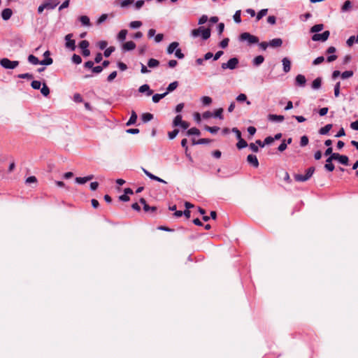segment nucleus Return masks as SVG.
I'll use <instances>...</instances> for the list:
<instances>
[{"label":"nucleus","mask_w":358,"mask_h":358,"mask_svg":"<svg viewBox=\"0 0 358 358\" xmlns=\"http://www.w3.org/2000/svg\"><path fill=\"white\" fill-rule=\"evenodd\" d=\"M314 172H315V168L313 166H311V167L308 168L306 171V174L305 175L295 174L294 176V178L296 181H298V182H305V181L308 180L312 177V176L313 175Z\"/></svg>","instance_id":"nucleus-1"},{"label":"nucleus","mask_w":358,"mask_h":358,"mask_svg":"<svg viewBox=\"0 0 358 358\" xmlns=\"http://www.w3.org/2000/svg\"><path fill=\"white\" fill-rule=\"evenodd\" d=\"M28 61L29 63H31L34 65H37V64L50 65L53 62V60L51 57H48L47 59L40 61L36 57H35L33 55H29Z\"/></svg>","instance_id":"nucleus-2"},{"label":"nucleus","mask_w":358,"mask_h":358,"mask_svg":"<svg viewBox=\"0 0 358 358\" xmlns=\"http://www.w3.org/2000/svg\"><path fill=\"white\" fill-rule=\"evenodd\" d=\"M0 64L6 69H14L19 65L18 61H10L8 58H3L0 60Z\"/></svg>","instance_id":"nucleus-3"},{"label":"nucleus","mask_w":358,"mask_h":358,"mask_svg":"<svg viewBox=\"0 0 358 358\" xmlns=\"http://www.w3.org/2000/svg\"><path fill=\"white\" fill-rule=\"evenodd\" d=\"M240 40L242 41H247L249 44H254L259 42V38L250 33L245 32L240 35Z\"/></svg>","instance_id":"nucleus-4"},{"label":"nucleus","mask_w":358,"mask_h":358,"mask_svg":"<svg viewBox=\"0 0 358 358\" xmlns=\"http://www.w3.org/2000/svg\"><path fill=\"white\" fill-rule=\"evenodd\" d=\"M238 64V59L236 57H233L230 59L227 62L222 64V69H235Z\"/></svg>","instance_id":"nucleus-5"},{"label":"nucleus","mask_w":358,"mask_h":358,"mask_svg":"<svg viewBox=\"0 0 358 358\" xmlns=\"http://www.w3.org/2000/svg\"><path fill=\"white\" fill-rule=\"evenodd\" d=\"M330 32L329 31H325L322 34H315L312 36V40L313 41H326L329 37Z\"/></svg>","instance_id":"nucleus-6"},{"label":"nucleus","mask_w":358,"mask_h":358,"mask_svg":"<svg viewBox=\"0 0 358 358\" xmlns=\"http://www.w3.org/2000/svg\"><path fill=\"white\" fill-rule=\"evenodd\" d=\"M72 34H69L65 36L66 40V47L71 49V50H74L76 48L75 41L71 39Z\"/></svg>","instance_id":"nucleus-7"},{"label":"nucleus","mask_w":358,"mask_h":358,"mask_svg":"<svg viewBox=\"0 0 358 358\" xmlns=\"http://www.w3.org/2000/svg\"><path fill=\"white\" fill-rule=\"evenodd\" d=\"M43 3L46 6V9L52 10L59 3V0H45L43 1Z\"/></svg>","instance_id":"nucleus-8"},{"label":"nucleus","mask_w":358,"mask_h":358,"mask_svg":"<svg viewBox=\"0 0 358 358\" xmlns=\"http://www.w3.org/2000/svg\"><path fill=\"white\" fill-rule=\"evenodd\" d=\"M122 48L124 51H130L136 48V44L134 42L129 41L124 43Z\"/></svg>","instance_id":"nucleus-9"},{"label":"nucleus","mask_w":358,"mask_h":358,"mask_svg":"<svg viewBox=\"0 0 358 358\" xmlns=\"http://www.w3.org/2000/svg\"><path fill=\"white\" fill-rule=\"evenodd\" d=\"M248 162L255 168L259 166L257 157L254 155H249L247 157Z\"/></svg>","instance_id":"nucleus-10"},{"label":"nucleus","mask_w":358,"mask_h":358,"mask_svg":"<svg viewBox=\"0 0 358 358\" xmlns=\"http://www.w3.org/2000/svg\"><path fill=\"white\" fill-rule=\"evenodd\" d=\"M282 63L283 66V71L285 73H288L291 69V62L289 58L284 57L282 59Z\"/></svg>","instance_id":"nucleus-11"},{"label":"nucleus","mask_w":358,"mask_h":358,"mask_svg":"<svg viewBox=\"0 0 358 358\" xmlns=\"http://www.w3.org/2000/svg\"><path fill=\"white\" fill-rule=\"evenodd\" d=\"M296 85L303 87L306 85V79L303 75L299 74L295 78Z\"/></svg>","instance_id":"nucleus-12"},{"label":"nucleus","mask_w":358,"mask_h":358,"mask_svg":"<svg viewBox=\"0 0 358 358\" xmlns=\"http://www.w3.org/2000/svg\"><path fill=\"white\" fill-rule=\"evenodd\" d=\"M143 171L144 172V173L148 176L149 177L150 179L152 180H156L157 182H162V183H166V182L165 180H164L163 179L152 174L151 173H150L148 171H147L146 169H143Z\"/></svg>","instance_id":"nucleus-13"},{"label":"nucleus","mask_w":358,"mask_h":358,"mask_svg":"<svg viewBox=\"0 0 358 358\" xmlns=\"http://www.w3.org/2000/svg\"><path fill=\"white\" fill-rule=\"evenodd\" d=\"M143 171L144 172V173L148 176L149 177L150 179L152 180H156L157 182H162V183H166V182L165 180H164L163 179L152 174L151 173H150L148 171H147L146 169H143Z\"/></svg>","instance_id":"nucleus-14"},{"label":"nucleus","mask_w":358,"mask_h":358,"mask_svg":"<svg viewBox=\"0 0 358 358\" xmlns=\"http://www.w3.org/2000/svg\"><path fill=\"white\" fill-rule=\"evenodd\" d=\"M138 92L141 93L146 92L147 96H150L153 94V91L152 90H150V86L147 84H144V85H141L138 88Z\"/></svg>","instance_id":"nucleus-15"},{"label":"nucleus","mask_w":358,"mask_h":358,"mask_svg":"<svg viewBox=\"0 0 358 358\" xmlns=\"http://www.w3.org/2000/svg\"><path fill=\"white\" fill-rule=\"evenodd\" d=\"M94 178L93 175H89L85 177H77L76 178V182L78 184H85L87 182L92 180Z\"/></svg>","instance_id":"nucleus-16"},{"label":"nucleus","mask_w":358,"mask_h":358,"mask_svg":"<svg viewBox=\"0 0 358 358\" xmlns=\"http://www.w3.org/2000/svg\"><path fill=\"white\" fill-rule=\"evenodd\" d=\"M285 117L283 115L270 114L268 116V120L271 122H282Z\"/></svg>","instance_id":"nucleus-17"},{"label":"nucleus","mask_w":358,"mask_h":358,"mask_svg":"<svg viewBox=\"0 0 358 358\" xmlns=\"http://www.w3.org/2000/svg\"><path fill=\"white\" fill-rule=\"evenodd\" d=\"M269 46L272 48L280 47L282 44V41L280 38H273L269 41Z\"/></svg>","instance_id":"nucleus-18"},{"label":"nucleus","mask_w":358,"mask_h":358,"mask_svg":"<svg viewBox=\"0 0 358 358\" xmlns=\"http://www.w3.org/2000/svg\"><path fill=\"white\" fill-rule=\"evenodd\" d=\"M137 118H138L137 114L136 113V112L134 110H132L131 113V117H130L129 120H128V122L126 123V125L131 126V125L134 124L136 122Z\"/></svg>","instance_id":"nucleus-19"},{"label":"nucleus","mask_w":358,"mask_h":358,"mask_svg":"<svg viewBox=\"0 0 358 358\" xmlns=\"http://www.w3.org/2000/svg\"><path fill=\"white\" fill-rule=\"evenodd\" d=\"M13 12L10 8H5L1 12V17L4 20H8L12 16Z\"/></svg>","instance_id":"nucleus-20"},{"label":"nucleus","mask_w":358,"mask_h":358,"mask_svg":"<svg viewBox=\"0 0 358 358\" xmlns=\"http://www.w3.org/2000/svg\"><path fill=\"white\" fill-rule=\"evenodd\" d=\"M178 46H179V43L178 42L171 43L167 48L168 54L173 53L178 49Z\"/></svg>","instance_id":"nucleus-21"},{"label":"nucleus","mask_w":358,"mask_h":358,"mask_svg":"<svg viewBox=\"0 0 358 358\" xmlns=\"http://www.w3.org/2000/svg\"><path fill=\"white\" fill-rule=\"evenodd\" d=\"M332 128V124H328L324 127H322L319 130V134L321 135L327 134Z\"/></svg>","instance_id":"nucleus-22"},{"label":"nucleus","mask_w":358,"mask_h":358,"mask_svg":"<svg viewBox=\"0 0 358 358\" xmlns=\"http://www.w3.org/2000/svg\"><path fill=\"white\" fill-rule=\"evenodd\" d=\"M167 95V92L163 94H155L152 96V101L154 103H158L162 99L164 98Z\"/></svg>","instance_id":"nucleus-23"},{"label":"nucleus","mask_w":358,"mask_h":358,"mask_svg":"<svg viewBox=\"0 0 358 358\" xmlns=\"http://www.w3.org/2000/svg\"><path fill=\"white\" fill-rule=\"evenodd\" d=\"M264 61V57L262 55L257 56L252 61L253 65L258 66Z\"/></svg>","instance_id":"nucleus-24"},{"label":"nucleus","mask_w":358,"mask_h":358,"mask_svg":"<svg viewBox=\"0 0 358 358\" xmlns=\"http://www.w3.org/2000/svg\"><path fill=\"white\" fill-rule=\"evenodd\" d=\"M323 29H324V25L322 24H317L313 26L310 28V32L317 34V32L322 31Z\"/></svg>","instance_id":"nucleus-25"},{"label":"nucleus","mask_w":358,"mask_h":358,"mask_svg":"<svg viewBox=\"0 0 358 358\" xmlns=\"http://www.w3.org/2000/svg\"><path fill=\"white\" fill-rule=\"evenodd\" d=\"M79 20L84 26H90V18L87 15H82L79 17Z\"/></svg>","instance_id":"nucleus-26"},{"label":"nucleus","mask_w":358,"mask_h":358,"mask_svg":"<svg viewBox=\"0 0 358 358\" xmlns=\"http://www.w3.org/2000/svg\"><path fill=\"white\" fill-rule=\"evenodd\" d=\"M210 29H206L204 27H203V30L201 31V38L203 39V40H207L210 38Z\"/></svg>","instance_id":"nucleus-27"},{"label":"nucleus","mask_w":358,"mask_h":358,"mask_svg":"<svg viewBox=\"0 0 358 358\" xmlns=\"http://www.w3.org/2000/svg\"><path fill=\"white\" fill-rule=\"evenodd\" d=\"M321 85H322V80H321V78H317L316 79H315L313 81L312 88L314 89V90H318L319 88H320Z\"/></svg>","instance_id":"nucleus-28"},{"label":"nucleus","mask_w":358,"mask_h":358,"mask_svg":"<svg viewBox=\"0 0 358 358\" xmlns=\"http://www.w3.org/2000/svg\"><path fill=\"white\" fill-rule=\"evenodd\" d=\"M203 27H200L197 29H192L191 31V36L194 38H196L199 36H201V31L203 30Z\"/></svg>","instance_id":"nucleus-29"},{"label":"nucleus","mask_w":358,"mask_h":358,"mask_svg":"<svg viewBox=\"0 0 358 358\" xmlns=\"http://www.w3.org/2000/svg\"><path fill=\"white\" fill-rule=\"evenodd\" d=\"M127 34V30L122 29L117 34V40L120 41H124Z\"/></svg>","instance_id":"nucleus-30"},{"label":"nucleus","mask_w":358,"mask_h":358,"mask_svg":"<svg viewBox=\"0 0 358 358\" xmlns=\"http://www.w3.org/2000/svg\"><path fill=\"white\" fill-rule=\"evenodd\" d=\"M178 86V83L177 81H174L171 83H170L166 89V92H167V94L169 93V92H171L173 91H174Z\"/></svg>","instance_id":"nucleus-31"},{"label":"nucleus","mask_w":358,"mask_h":358,"mask_svg":"<svg viewBox=\"0 0 358 358\" xmlns=\"http://www.w3.org/2000/svg\"><path fill=\"white\" fill-rule=\"evenodd\" d=\"M236 101L238 102L246 101L248 105H250L251 104L250 101H247V96L245 94H240L239 95H238L236 96Z\"/></svg>","instance_id":"nucleus-32"},{"label":"nucleus","mask_w":358,"mask_h":358,"mask_svg":"<svg viewBox=\"0 0 358 358\" xmlns=\"http://www.w3.org/2000/svg\"><path fill=\"white\" fill-rule=\"evenodd\" d=\"M159 65V62L155 59H150L148 62V66L150 68H156Z\"/></svg>","instance_id":"nucleus-33"},{"label":"nucleus","mask_w":358,"mask_h":358,"mask_svg":"<svg viewBox=\"0 0 358 358\" xmlns=\"http://www.w3.org/2000/svg\"><path fill=\"white\" fill-rule=\"evenodd\" d=\"M152 118H153V115L150 113H143L141 116V119H142L143 122H149L151 120H152Z\"/></svg>","instance_id":"nucleus-34"},{"label":"nucleus","mask_w":358,"mask_h":358,"mask_svg":"<svg viewBox=\"0 0 358 358\" xmlns=\"http://www.w3.org/2000/svg\"><path fill=\"white\" fill-rule=\"evenodd\" d=\"M183 120H182V115H178L176 116V117L173 119V127H178L179 126Z\"/></svg>","instance_id":"nucleus-35"},{"label":"nucleus","mask_w":358,"mask_h":358,"mask_svg":"<svg viewBox=\"0 0 358 358\" xmlns=\"http://www.w3.org/2000/svg\"><path fill=\"white\" fill-rule=\"evenodd\" d=\"M134 3V0H122L120 3V6L121 8H127Z\"/></svg>","instance_id":"nucleus-36"},{"label":"nucleus","mask_w":358,"mask_h":358,"mask_svg":"<svg viewBox=\"0 0 358 358\" xmlns=\"http://www.w3.org/2000/svg\"><path fill=\"white\" fill-rule=\"evenodd\" d=\"M351 7H352L351 1L349 0L345 1V3H343V5L342 6L341 10L343 12L348 11L351 8Z\"/></svg>","instance_id":"nucleus-37"},{"label":"nucleus","mask_w":358,"mask_h":358,"mask_svg":"<svg viewBox=\"0 0 358 358\" xmlns=\"http://www.w3.org/2000/svg\"><path fill=\"white\" fill-rule=\"evenodd\" d=\"M187 134L188 136H191V135L199 136L200 135V131L197 128H196V127H192V128L189 129L187 131Z\"/></svg>","instance_id":"nucleus-38"},{"label":"nucleus","mask_w":358,"mask_h":358,"mask_svg":"<svg viewBox=\"0 0 358 358\" xmlns=\"http://www.w3.org/2000/svg\"><path fill=\"white\" fill-rule=\"evenodd\" d=\"M41 92L45 96H48L49 95L50 90H49V87L46 85L45 83H43V87L41 89Z\"/></svg>","instance_id":"nucleus-39"},{"label":"nucleus","mask_w":358,"mask_h":358,"mask_svg":"<svg viewBox=\"0 0 358 358\" xmlns=\"http://www.w3.org/2000/svg\"><path fill=\"white\" fill-rule=\"evenodd\" d=\"M238 142L236 144V146L238 149H242L243 148H245L247 145H248V143L247 142L243 140V138H238Z\"/></svg>","instance_id":"nucleus-40"},{"label":"nucleus","mask_w":358,"mask_h":358,"mask_svg":"<svg viewBox=\"0 0 358 358\" xmlns=\"http://www.w3.org/2000/svg\"><path fill=\"white\" fill-rule=\"evenodd\" d=\"M338 161L343 164V165H348V162H349V159L348 157L346 156V155H341L339 157Z\"/></svg>","instance_id":"nucleus-41"},{"label":"nucleus","mask_w":358,"mask_h":358,"mask_svg":"<svg viewBox=\"0 0 358 358\" xmlns=\"http://www.w3.org/2000/svg\"><path fill=\"white\" fill-rule=\"evenodd\" d=\"M222 113H223V109L222 108H220L215 110V111L214 112L213 115L215 117H218L220 120H222L223 119Z\"/></svg>","instance_id":"nucleus-42"},{"label":"nucleus","mask_w":358,"mask_h":358,"mask_svg":"<svg viewBox=\"0 0 358 358\" xmlns=\"http://www.w3.org/2000/svg\"><path fill=\"white\" fill-rule=\"evenodd\" d=\"M268 13V9H262L259 12H258L257 15V20H261L264 16H265Z\"/></svg>","instance_id":"nucleus-43"},{"label":"nucleus","mask_w":358,"mask_h":358,"mask_svg":"<svg viewBox=\"0 0 358 358\" xmlns=\"http://www.w3.org/2000/svg\"><path fill=\"white\" fill-rule=\"evenodd\" d=\"M205 129L211 134H215L220 130V127L206 126Z\"/></svg>","instance_id":"nucleus-44"},{"label":"nucleus","mask_w":358,"mask_h":358,"mask_svg":"<svg viewBox=\"0 0 358 358\" xmlns=\"http://www.w3.org/2000/svg\"><path fill=\"white\" fill-rule=\"evenodd\" d=\"M142 22L141 21H132L129 23V27L132 29H137L141 27Z\"/></svg>","instance_id":"nucleus-45"},{"label":"nucleus","mask_w":358,"mask_h":358,"mask_svg":"<svg viewBox=\"0 0 358 358\" xmlns=\"http://www.w3.org/2000/svg\"><path fill=\"white\" fill-rule=\"evenodd\" d=\"M241 11L240 10H236L234 15V20L236 23H240L241 22Z\"/></svg>","instance_id":"nucleus-46"},{"label":"nucleus","mask_w":358,"mask_h":358,"mask_svg":"<svg viewBox=\"0 0 358 358\" xmlns=\"http://www.w3.org/2000/svg\"><path fill=\"white\" fill-rule=\"evenodd\" d=\"M341 156L338 153H332L326 160L327 162H329L333 160H338L339 157Z\"/></svg>","instance_id":"nucleus-47"},{"label":"nucleus","mask_w":358,"mask_h":358,"mask_svg":"<svg viewBox=\"0 0 358 358\" xmlns=\"http://www.w3.org/2000/svg\"><path fill=\"white\" fill-rule=\"evenodd\" d=\"M341 78L343 79H347L348 78H350L353 76V71H345L341 73Z\"/></svg>","instance_id":"nucleus-48"},{"label":"nucleus","mask_w":358,"mask_h":358,"mask_svg":"<svg viewBox=\"0 0 358 358\" xmlns=\"http://www.w3.org/2000/svg\"><path fill=\"white\" fill-rule=\"evenodd\" d=\"M309 140L306 136H303L300 140V145L304 147L308 144Z\"/></svg>","instance_id":"nucleus-49"},{"label":"nucleus","mask_w":358,"mask_h":358,"mask_svg":"<svg viewBox=\"0 0 358 358\" xmlns=\"http://www.w3.org/2000/svg\"><path fill=\"white\" fill-rule=\"evenodd\" d=\"M334 165L332 164V161L327 162L324 165V169L328 171H333L334 170Z\"/></svg>","instance_id":"nucleus-50"},{"label":"nucleus","mask_w":358,"mask_h":358,"mask_svg":"<svg viewBox=\"0 0 358 358\" xmlns=\"http://www.w3.org/2000/svg\"><path fill=\"white\" fill-rule=\"evenodd\" d=\"M201 102L203 105H209L212 103V99L209 96H205L201 98Z\"/></svg>","instance_id":"nucleus-51"},{"label":"nucleus","mask_w":358,"mask_h":358,"mask_svg":"<svg viewBox=\"0 0 358 358\" xmlns=\"http://www.w3.org/2000/svg\"><path fill=\"white\" fill-rule=\"evenodd\" d=\"M72 61L73 63H75L76 64H79L82 62V59H81L80 56L74 54L72 57Z\"/></svg>","instance_id":"nucleus-52"},{"label":"nucleus","mask_w":358,"mask_h":358,"mask_svg":"<svg viewBox=\"0 0 358 358\" xmlns=\"http://www.w3.org/2000/svg\"><path fill=\"white\" fill-rule=\"evenodd\" d=\"M89 45V42L87 41L84 40L79 43V47L83 50L88 48Z\"/></svg>","instance_id":"nucleus-53"},{"label":"nucleus","mask_w":358,"mask_h":358,"mask_svg":"<svg viewBox=\"0 0 358 358\" xmlns=\"http://www.w3.org/2000/svg\"><path fill=\"white\" fill-rule=\"evenodd\" d=\"M114 50V47H109L105 50L103 55L106 57H108Z\"/></svg>","instance_id":"nucleus-54"},{"label":"nucleus","mask_w":358,"mask_h":358,"mask_svg":"<svg viewBox=\"0 0 358 358\" xmlns=\"http://www.w3.org/2000/svg\"><path fill=\"white\" fill-rule=\"evenodd\" d=\"M31 87L35 89V90H39L41 88V83L40 81H38V80H34L31 82Z\"/></svg>","instance_id":"nucleus-55"},{"label":"nucleus","mask_w":358,"mask_h":358,"mask_svg":"<svg viewBox=\"0 0 358 358\" xmlns=\"http://www.w3.org/2000/svg\"><path fill=\"white\" fill-rule=\"evenodd\" d=\"M179 131L178 129H176L173 130L172 131L169 132L168 136L170 139H173L176 138V136L178 135Z\"/></svg>","instance_id":"nucleus-56"},{"label":"nucleus","mask_w":358,"mask_h":358,"mask_svg":"<svg viewBox=\"0 0 358 358\" xmlns=\"http://www.w3.org/2000/svg\"><path fill=\"white\" fill-rule=\"evenodd\" d=\"M17 77L20 78H23V79H32L33 78V76L29 73L19 74L17 76Z\"/></svg>","instance_id":"nucleus-57"},{"label":"nucleus","mask_w":358,"mask_h":358,"mask_svg":"<svg viewBox=\"0 0 358 358\" xmlns=\"http://www.w3.org/2000/svg\"><path fill=\"white\" fill-rule=\"evenodd\" d=\"M229 38H224L220 43V46L222 48H225L228 46V44H229Z\"/></svg>","instance_id":"nucleus-58"},{"label":"nucleus","mask_w":358,"mask_h":358,"mask_svg":"<svg viewBox=\"0 0 358 358\" xmlns=\"http://www.w3.org/2000/svg\"><path fill=\"white\" fill-rule=\"evenodd\" d=\"M340 94V83H337L334 86V95L338 97Z\"/></svg>","instance_id":"nucleus-59"},{"label":"nucleus","mask_w":358,"mask_h":358,"mask_svg":"<svg viewBox=\"0 0 358 358\" xmlns=\"http://www.w3.org/2000/svg\"><path fill=\"white\" fill-rule=\"evenodd\" d=\"M324 60V57L321 56V57H317L313 62V65H318L321 63H322Z\"/></svg>","instance_id":"nucleus-60"},{"label":"nucleus","mask_w":358,"mask_h":358,"mask_svg":"<svg viewBox=\"0 0 358 358\" xmlns=\"http://www.w3.org/2000/svg\"><path fill=\"white\" fill-rule=\"evenodd\" d=\"M355 43V36H350L346 41V43L348 46L351 47Z\"/></svg>","instance_id":"nucleus-61"},{"label":"nucleus","mask_w":358,"mask_h":358,"mask_svg":"<svg viewBox=\"0 0 358 358\" xmlns=\"http://www.w3.org/2000/svg\"><path fill=\"white\" fill-rule=\"evenodd\" d=\"M73 101L75 102H78V103H80V102H82L83 101V98L81 96V95L78 93H76L74 95H73Z\"/></svg>","instance_id":"nucleus-62"},{"label":"nucleus","mask_w":358,"mask_h":358,"mask_svg":"<svg viewBox=\"0 0 358 358\" xmlns=\"http://www.w3.org/2000/svg\"><path fill=\"white\" fill-rule=\"evenodd\" d=\"M175 56L178 59H182L185 57L184 54L182 53L181 50L180 48H178L175 51Z\"/></svg>","instance_id":"nucleus-63"},{"label":"nucleus","mask_w":358,"mask_h":358,"mask_svg":"<svg viewBox=\"0 0 358 358\" xmlns=\"http://www.w3.org/2000/svg\"><path fill=\"white\" fill-rule=\"evenodd\" d=\"M108 17V15L107 14H102L99 17V19L97 20V24H101L102 22H103L105 20H106Z\"/></svg>","instance_id":"nucleus-64"}]
</instances>
